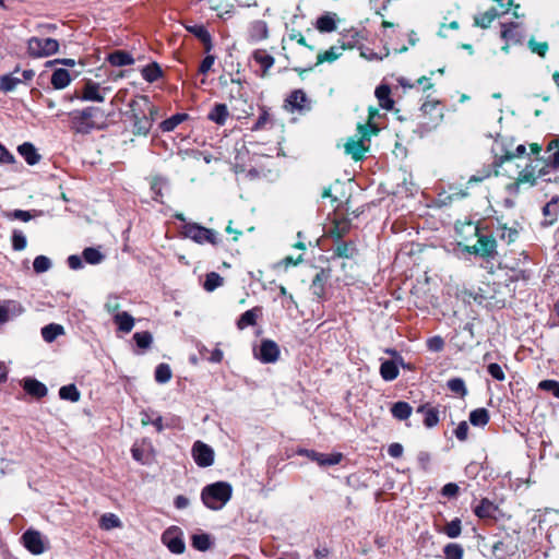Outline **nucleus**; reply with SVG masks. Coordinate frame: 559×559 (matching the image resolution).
<instances>
[{
	"mask_svg": "<svg viewBox=\"0 0 559 559\" xmlns=\"http://www.w3.org/2000/svg\"><path fill=\"white\" fill-rule=\"evenodd\" d=\"M540 150L542 147H539L536 142L531 144L530 155L534 157L530 158V164H527L524 169L520 171L519 177L506 186V189L510 195L515 197L520 192L522 186H535L539 178L548 174L549 167L545 156L540 158L538 157Z\"/></svg>",
	"mask_w": 559,
	"mask_h": 559,
	"instance_id": "nucleus-1",
	"label": "nucleus"
},
{
	"mask_svg": "<svg viewBox=\"0 0 559 559\" xmlns=\"http://www.w3.org/2000/svg\"><path fill=\"white\" fill-rule=\"evenodd\" d=\"M233 487L227 481H216L205 486L201 491L202 502L206 508L218 511L230 500Z\"/></svg>",
	"mask_w": 559,
	"mask_h": 559,
	"instance_id": "nucleus-2",
	"label": "nucleus"
},
{
	"mask_svg": "<svg viewBox=\"0 0 559 559\" xmlns=\"http://www.w3.org/2000/svg\"><path fill=\"white\" fill-rule=\"evenodd\" d=\"M104 117L103 110L87 107L71 114V127L78 133L86 134L94 129H100L104 124Z\"/></svg>",
	"mask_w": 559,
	"mask_h": 559,
	"instance_id": "nucleus-3",
	"label": "nucleus"
},
{
	"mask_svg": "<svg viewBox=\"0 0 559 559\" xmlns=\"http://www.w3.org/2000/svg\"><path fill=\"white\" fill-rule=\"evenodd\" d=\"M463 227H466L475 236H478V240L474 246H467L465 250L468 253L480 255L483 258H492L496 254L497 242L491 236L479 235V228L473 223H467Z\"/></svg>",
	"mask_w": 559,
	"mask_h": 559,
	"instance_id": "nucleus-4",
	"label": "nucleus"
},
{
	"mask_svg": "<svg viewBox=\"0 0 559 559\" xmlns=\"http://www.w3.org/2000/svg\"><path fill=\"white\" fill-rule=\"evenodd\" d=\"M384 127L385 115H382L377 108L370 107L367 121L357 127L359 140H370L371 136L378 135V132Z\"/></svg>",
	"mask_w": 559,
	"mask_h": 559,
	"instance_id": "nucleus-5",
	"label": "nucleus"
},
{
	"mask_svg": "<svg viewBox=\"0 0 559 559\" xmlns=\"http://www.w3.org/2000/svg\"><path fill=\"white\" fill-rule=\"evenodd\" d=\"M59 43L53 38L31 37L27 40V53L32 58H46L57 53Z\"/></svg>",
	"mask_w": 559,
	"mask_h": 559,
	"instance_id": "nucleus-6",
	"label": "nucleus"
},
{
	"mask_svg": "<svg viewBox=\"0 0 559 559\" xmlns=\"http://www.w3.org/2000/svg\"><path fill=\"white\" fill-rule=\"evenodd\" d=\"M181 233L185 237L193 240L199 245L217 243V234L213 229L203 227L197 223H185Z\"/></svg>",
	"mask_w": 559,
	"mask_h": 559,
	"instance_id": "nucleus-7",
	"label": "nucleus"
},
{
	"mask_svg": "<svg viewBox=\"0 0 559 559\" xmlns=\"http://www.w3.org/2000/svg\"><path fill=\"white\" fill-rule=\"evenodd\" d=\"M24 547L33 555H40L49 548L48 539L33 528L25 531L21 537Z\"/></svg>",
	"mask_w": 559,
	"mask_h": 559,
	"instance_id": "nucleus-8",
	"label": "nucleus"
},
{
	"mask_svg": "<svg viewBox=\"0 0 559 559\" xmlns=\"http://www.w3.org/2000/svg\"><path fill=\"white\" fill-rule=\"evenodd\" d=\"M285 108L289 112L305 114L310 111L311 100L302 90H295L285 99Z\"/></svg>",
	"mask_w": 559,
	"mask_h": 559,
	"instance_id": "nucleus-9",
	"label": "nucleus"
},
{
	"mask_svg": "<svg viewBox=\"0 0 559 559\" xmlns=\"http://www.w3.org/2000/svg\"><path fill=\"white\" fill-rule=\"evenodd\" d=\"M110 91L111 88L109 86H100L99 83L87 80L79 98L83 102L103 103L106 94Z\"/></svg>",
	"mask_w": 559,
	"mask_h": 559,
	"instance_id": "nucleus-10",
	"label": "nucleus"
},
{
	"mask_svg": "<svg viewBox=\"0 0 559 559\" xmlns=\"http://www.w3.org/2000/svg\"><path fill=\"white\" fill-rule=\"evenodd\" d=\"M192 457L200 467H209L214 463L213 449L202 441H195L192 445Z\"/></svg>",
	"mask_w": 559,
	"mask_h": 559,
	"instance_id": "nucleus-11",
	"label": "nucleus"
},
{
	"mask_svg": "<svg viewBox=\"0 0 559 559\" xmlns=\"http://www.w3.org/2000/svg\"><path fill=\"white\" fill-rule=\"evenodd\" d=\"M254 356L263 364H273L280 357V347L274 341L263 340Z\"/></svg>",
	"mask_w": 559,
	"mask_h": 559,
	"instance_id": "nucleus-12",
	"label": "nucleus"
},
{
	"mask_svg": "<svg viewBox=\"0 0 559 559\" xmlns=\"http://www.w3.org/2000/svg\"><path fill=\"white\" fill-rule=\"evenodd\" d=\"M299 455L307 456L311 461L317 462L320 466H332L338 464L343 455L342 453L324 454L314 450L300 449L297 452Z\"/></svg>",
	"mask_w": 559,
	"mask_h": 559,
	"instance_id": "nucleus-13",
	"label": "nucleus"
},
{
	"mask_svg": "<svg viewBox=\"0 0 559 559\" xmlns=\"http://www.w3.org/2000/svg\"><path fill=\"white\" fill-rule=\"evenodd\" d=\"M24 312L23 306L15 300L0 302V326Z\"/></svg>",
	"mask_w": 559,
	"mask_h": 559,
	"instance_id": "nucleus-14",
	"label": "nucleus"
},
{
	"mask_svg": "<svg viewBox=\"0 0 559 559\" xmlns=\"http://www.w3.org/2000/svg\"><path fill=\"white\" fill-rule=\"evenodd\" d=\"M162 542L173 554H182L185 551V543L177 530H167L162 535Z\"/></svg>",
	"mask_w": 559,
	"mask_h": 559,
	"instance_id": "nucleus-15",
	"label": "nucleus"
},
{
	"mask_svg": "<svg viewBox=\"0 0 559 559\" xmlns=\"http://www.w3.org/2000/svg\"><path fill=\"white\" fill-rule=\"evenodd\" d=\"M420 110L424 116H429L431 118L433 127L440 123L443 119V109L438 100H426L421 105Z\"/></svg>",
	"mask_w": 559,
	"mask_h": 559,
	"instance_id": "nucleus-16",
	"label": "nucleus"
},
{
	"mask_svg": "<svg viewBox=\"0 0 559 559\" xmlns=\"http://www.w3.org/2000/svg\"><path fill=\"white\" fill-rule=\"evenodd\" d=\"M350 227L352 224L349 219L345 217L335 218L328 230V236L335 240H341L345 235L349 233Z\"/></svg>",
	"mask_w": 559,
	"mask_h": 559,
	"instance_id": "nucleus-17",
	"label": "nucleus"
},
{
	"mask_svg": "<svg viewBox=\"0 0 559 559\" xmlns=\"http://www.w3.org/2000/svg\"><path fill=\"white\" fill-rule=\"evenodd\" d=\"M269 36V27L264 21H254L250 24L248 38L251 43H259Z\"/></svg>",
	"mask_w": 559,
	"mask_h": 559,
	"instance_id": "nucleus-18",
	"label": "nucleus"
},
{
	"mask_svg": "<svg viewBox=\"0 0 559 559\" xmlns=\"http://www.w3.org/2000/svg\"><path fill=\"white\" fill-rule=\"evenodd\" d=\"M262 316V308L254 307L250 310L245 311L239 319L237 320V328L239 330H245L248 326H253L257 323V320Z\"/></svg>",
	"mask_w": 559,
	"mask_h": 559,
	"instance_id": "nucleus-19",
	"label": "nucleus"
},
{
	"mask_svg": "<svg viewBox=\"0 0 559 559\" xmlns=\"http://www.w3.org/2000/svg\"><path fill=\"white\" fill-rule=\"evenodd\" d=\"M340 146L346 155H349L355 160L361 159L368 151L365 142H343Z\"/></svg>",
	"mask_w": 559,
	"mask_h": 559,
	"instance_id": "nucleus-20",
	"label": "nucleus"
},
{
	"mask_svg": "<svg viewBox=\"0 0 559 559\" xmlns=\"http://www.w3.org/2000/svg\"><path fill=\"white\" fill-rule=\"evenodd\" d=\"M374 95L378 99L379 106L382 109L391 110L393 108L394 100L391 98V88L389 85H379L374 91Z\"/></svg>",
	"mask_w": 559,
	"mask_h": 559,
	"instance_id": "nucleus-21",
	"label": "nucleus"
},
{
	"mask_svg": "<svg viewBox=\"0 0 559 559\" xmlns=\"http://www.w3.org/2000/svg\"><path fill=\"white\" fill-rule=\"evenodd\" d=\"M497 510L498 507L493 502L484 498L480 500L479 504L475 507L474 513L479 519H493Z\"/></svg>",
	"mask_w": 559,
	"mask_h": 559,
	"instance_id": "nucleus-22",
	"label": "nucleus"
},
{
	"mask_svg": "<svg viewBox=\"0 0 559 559\" xmlns=\"http://www.w3.org/2000/svg\"><path fill=\"white\" fill-rule=\"evenodd\" d=\"M559 214V197H554L543 207V215L545 217L546 225H552Z\"/></svg>",
	"mask_w": 559,
	"mask_h": 559,
	"instance_id": "nucleus-23",
	"label": "nucleus"
},
{
	"mask_svg": "<svg viewBox=\"0 0 559 559\" xmlns=\"http://www.w3.org/2000/svg\"><path fill=\"white\" fill-rule=\"evenodd\" d=\"M333 253L338 258L352 259L356 255L357 249L353 241L345 242L337 240L333 248Z\"/></svg>",
	"mask_w": 559,
	"mask_h": 559,
	"instance_id": "nucleus-24",
	"label": "nucleus"
},
{
	"mask_svg": "<svg viewBox=\"0 0 559 559\" xmlns=\"http://www.w3.org/2000/svg\"><path fill=\"white\" fill-rule=\"evenodd\" d=\"M72 81V78L68 70L59 68L52 72L50 82L53 88L62 90L67 87Z\"/></svg>",
	"mask_w": 559,
	"mask_h": 559,
	"instance_id": "nucleus-25",
	"label": "nucleus"
},
{
	"mask_svg": "<svg viewBox=\"0 0 559 559\" xmlns=\"http://www.w3.org/2000/svg\"><path fill=\"white\" fill-rule=\"evenodd\" d=\"M187 31L191 34H193L197 38H199L205 47V51L209 52L212 49V37L207 29L201 25L195 24L191 26H187Z\"/></svg>",
	"mask_w": 559,
	"mask_h": 559,
	"instance_id": "nucleus-26",
	"label": "nucleus"
},
{
	"mask_svg": "<svg viewBox=\"0 0 559 559\" xmlns=\"http://www.w3.org/2000/svg\"><path fill=\"white\" fill-rule=\"evenodd\" d=\"M345 49V45L330 47L326 51L318 53L316 64H321L324 62H334L342 56Z\"/></svg>",
	"mask_w": 559,
	"mask_h": 559,
	"instance_id": "nucleus-27",
	"label": "nucleus"
},
{
	"mask_svg": "<svg viewBox=\"0 0 559 559\" xmlns=\"http://www.w3.org/2000/svg\"><path fill=\"white\" fill-rule=\"evenodd\" d=\"M19 73L20 70L16 68L12 73L2 75L0 78V88L3 92H12L15 90V87L22 83V79L17 75Z\"/></svg>",
	"mask_w": 559,
	"mask_h": 559,
	"instance_id": "nucleus-28",
	"label": "nucleus"
},
{
	"mask_svg": "<svg viewBox=\"0 0 559 559\" xmlns=\"http://www.w3.org/2000/svg\"><path fill=\"white\" fill-rule=\"evenodd\" d=\"M252 58L258 64H260L262 69V76H264L267 70L274 64V58L263 49H257L252 53Z\"/></svg>",
	"mask_w": 559,
	"mask_h": 559,
	"instance_id": "nucleus-29",
	"label": "nucleus"
},
{
	"mask_svg": "<svg viewBox=\"0 0 559 559\" xmlns=\"http://www.w3.org/2000/svg\"><path fill=\"white\" fill-rule=\"evenodd\" d=\"M418 413L424 414V425L427 428H432L439 423V411L428 405H421L417 408Z\"/></svg>",
	"mask_w": 559,
	"mask_h": 559,
	"instance_id": "nucleus-30",
	"label": "nucleus"
},
{
	"mask_svg": "<svg viewBox=\"0 0 559 559\" xmlns=\"http://www.w3.org/2000/svg\"><path fill=\"white\" fill-rule=\"evenodd\" d=\"M399 367L394 360H384L380 366V376L384 381H393L399 377Z\"/></svg>",
	"mask_w": 559,
	"mask_h": 559,
	"instance_id": "nucleus-31",
	"label": "nucleus"
},
{
	"mask_svg": "<svg viewBox=\"0 0 559 559\" xmlns=\"http://www.w3.org/2000/svg\"><path fill=\"white\" fill-rule=\"evenodd\" d=\"M107 60L115 67L130 66L134 62L133 57L129 52L122 50L109 53Z\"/></svg>",
	"mask_w": 559,
	"mask_h": 559,
	"instance_id": "nucleus-32",
	"label": "nucleus"
},
{
	"mask_svg": "<svg viewBox=\"0 0 559 559\" xmlns=\"http://www.w3.org/2000/svg\"><path fill=\"white\" fill-rule=\"evenodd\" d=\"M114 322L117 324L118 326V330L123 332V333H129L132 331L133 326H134V319L133 317L123 311L121 313H117V316H115L112 318Z\"/></svg>",
	"mask_w": 559,
	"mask_h": 559,
	"instance_id": "nucleus-33",
	"label": "nucleus"
},
{
	"mask_svg": "<svg viewBox=\"0 0 559 559\" xmlns=\"http://www.w3.org/2000/svg\"><path fill=\"white\" fill-rule=\"evenodd\" d=\"M19 153L25 158L29 165H35L39 162L40 155L29 142H24L17 147Z\"/></svg>",
	"mask_w": 559,
	"mask_h": 559,
	"instance_id": "nucleus-34",
	"label": "nucleus"
},
{
	"mask_svg": "<svg viewBox=\"0 0 559 559\" xmlns=\"http://www.w3.org/2000/svg\"><path fill=\"white\" fill-rule=\"evenodd\" d=\"M191 545L199 551H206L212 548L213 539L211 535L205 533L194 534L191 537Z\"/></svg>",
	"mask_w": 559,
	"mask_h": 559,
	"instance_id": "nucleus-35",
	"label": "nucleus"
},
{
	"mask_svg": "<svg viewBox=\"0 0 559 559\" xmlns=\"http://www.w3.org/2000/svg\"><path fill=\"white\" fill-rule=\"evenodd\" d=\"M228 109L225 104H215L209 112V119L217 124H224L228 118Z\"/></svg>",
	"mask_w": 559,
	"mask_h": 559,
	"instance_id": "nucleus-36",
	"label": "nucleus"
},
{
	"mask_svg": "<svg viewBox=\"0 0 559 559\" xmlns=\"http://www.w3.org/2000/svg\"><path fill=\"white\" fill-rule=\"evenodd\" d=\"M413 408L406 402H396L391 407V414L399 420H406L412 415Z\"/></svg>",
	"mask_w": 559,
	"mask_h": 559,
	"instance_id": "nucleus-37",
	"label": "nucleus"
},
{
	"mask_svg": "<svg viewBox=\"0 0 559 559\" xmlns=\"http://www.w3.org/2000/svg\"><path fill=\"white\" fill-rule=\"evenodd\" d=\"M499 15L500 13L492 8L484 13L476 15L474 19V23L476 26L487 28Z\"/></svg>",
	"mask_w": 559,
	"mask_h": 559,
	"instance_id": "nucleus-38",
	"label": "nucleus"
},
{
	"mask_svg": "<svg viewBox=\"0 0 559 559\" xmlns=\"http://www.w3.org/2000/svg\"><path fill=\"white\" fill-rule=\"evenodd\" d=\"M497 236L506 241L507 243L513 242L519 235V231L516 228L513 227H507L504 224L498 222V225L496 227Z\"/></svg>",
	"mask_w": 559,
	"mask_h": 559,
	"instance_id": "nucleus-39",
	"label": "nucleus"
},
{
	"mask_svg": "<svg viewBox=\"0 0 559 559\" xmlns=\"http://www.w3.org/2000/svg\"><path fill=\"white\" fill-rule=\"evenodd\" d=\"M335 15L334 14H324L318 17L316 22V27L321 33H331L335 31L336 23H335Z\"/></svg>",
	"mask_w": 559,
	"mask_h": 559,
	"instance_id": "nucleus-40",
	"label": "nucleus"
},
{
	"mask_svg": "<svg viewBox=\"0 0 559 559\" xmlns=\"http://www.w3.org/2000/svg\"><path fill=\"white\" fill-rule=\"evenodd\" d=\"M99 526L102 530L109 531L122 527V522L114 513H105L99 519Z\"/></svg>",
	"mask_w": 559,
	"mask_h": 559,
	"instance_id": "nucleus-41",
	"label": "nucleus"
},
{
	"mask_svg": "<svg viewBox=\"0 0 559 559\" xmlns=\"http://www.w3.org/2000/svg\"><path fill=\"white\" fill-rule=\"evenodd\" d=\"M141 74L146 82L153 83L162 76L163 72L160 67L156 62H153L144 67Z\"/></svg>",
	"mask_w": 559,
	"mask_h": 559,
	"instance_id": "nucleus-42",
	"label": "nucleus"
},
{
	"mask_svg": "<svg viewBox=\"0 0 559 559\" xmlns=\"http://www.w3.org/2000/svg\"><path fill=\"white\" fill-rule=\"evenodd\" d=\"M24 389L28 394L34 395L36 397H43L47 394V388L45 386V384L34 379L26 380Z\"/></svg>",
	"mask_w": 559,
	"mask_h": 559,
	"instance_id": "nucleus-43",
	"label": "nucleus"
},
{
	"mask_svg": "<svg viewBox=\"0 0 559 559\" xmlns=\"http://www.w3.org/2000/svg\"><path fill=\"white\" fill-rule=\"evenodd\" d=\"M61 334H63V328L59 324L50 323L41 329V336L48 343L53 342Z\"/></svg>",
	"mask_w": 559,
	"mask_h": 559,
	"instance_id": "nucleus-44",
	"label": "nucleus"
},
{
	"mask_svg": "<svg viewBox=\"0 0 559 559\" xmlns=\"http://www.w3.org/2000/svg\"><path fill=\"white\" fill-rule=\"evenodd\" d=\"M469 421L474 426L484 427L489 421V413L486 408H477L471 412Z\"/></svg>",
	"mask_w": 559,
	"mask_h": 559,
	"instance_id": "nucleus-45",
	"label": "nucleus"
},
{
	"mask_svg": "<svg viewBox=\"0 0 559 559\" xmlns=\"http://www.w3.org/2000/svg\"><path fill=\"white\" fill-rule=\"evenodd\" d=\"M132 457L140 462L141 464H147L150 462V447H145L144 444H133L131 449Z\"/></svg>",
	"mask_w": 559,
	"mask_h": 559,
	"instance_id": "nucleus-46",
	"label": "nucleus"
},
{
	"mask_svg": "<svg viewBox=\"0 0 559 559\" xmlns=\"http://www.w3.org/2000/svg\"><path fill=\"white\" fill-rule=\"evenodd\" d=\"M223 283H224V280L218 273L211 272V273L206 274L203 287L206 292H213L216 288L221 287L223 285Z\"/></svg>",
	"mask_w": 559,
	"mask_h": 559,
	"instance_id": "nucleus-47",
	"label": "nucleus"
},
{
	"mask_svg": "<svg viewBox=\"0 0 559 559\" xmlns=\"http://www.w3.org/2000/svg\"><path fill=\"white\" fill-rule=\"evenodd\" d=\"M444 559H463L464 549L460 544L450 543L443 548Z\"/></svg>",
	"mask_w": 559,
	"mask_h": 559,
	"instance_id": "nucleus-48",
	"label": "nucleus"
},
{
	"mask_svg": "<svg viewBox=\"0 0 559 559\" xmlns=\"http://www.w3.org/2000/svg\"><path fill=\"white\" fill-rule=\"evenodd\" d=\"M462 532V522L460 519H454L451 522L447 523L442 528V533L445 534L449 538H456L461 535Z\"/></svg>",
	"mask_w": 559,
	"mask_h": 559,
	"instance_id": "nucleus-49",
	"label": "nucleus"
},
{
	"mask_svg": "<svg viewBox=\"0 0 559 559\" xmlns=\"http://www.w3.org/2000/svg\"><path fill=\"white\" fill-rule=\"evenodd\" d=\"M59 396L62 400L78 402L80 399V392L74 384L63 385L59 390Z\"/></svg>",
	"mask_w": 559,
	"mask_h": 559,
	"instance_id": "nucleus-50",
	"label": "nucleus"
},
{
	"mask_svg": "<svg viewBox=\"0 0 559 559\" xmlns=\"http://www.w3.org/2000/svg\"><path fill=\"white\" fill-rule=\"evenodd\" d=\"M188 118L187 114H176L160 123L163 131H173L178 124Z\"/></svg>",
	"mask_w": 559,
	"mask_h": 559,
	"instance_id": "nucleus-51",
	"label": "nucleus"
},
{
	"mask_svg": "<svg viewBox=\"0 0 559 559\" xmlns=\"http://www.w3.org/2000/svg\"><path fill=\"white\" fill-rule=\"evenodd\" d=\"M559 142H549L545 157L548 163V167H558L559 166V148L556 152L552 150L558 147Z\"/></svg>",
	"mask_w": 559,
	"mask_h": 559,
	"instance_id": "nucleus-52",
	"label": "nucleus"
},
{
	"mask_svg": "<svg viewBox=\"0 0 559 559\" xmlns=\"http://www.w3.org/2000/svg\"><path fill=\"white\" fill-rule=\"evenodd\" d=\"M133 340L139 348L147 349L152 345L153 336L147 331L136 332L133 334Z\"/></svg>",
	"mask_w": 559,
	"mask_h": 559,
	"instance_id": "nucleus-53",
	"label": "nucleus"
},
{
	"mask_svg": "<svg viewBox=\"0 0 559 559\" xmlns=\"http://www.w3.org/2000/svg\"><path fill=\"white\" fill-rule=\"evenodd\" d=\"M84 260L90 264H98L104 260V254L95 248H86L83 251Z\"/></svg>",
	"mask_w": 559,
	"mask_h": 559,
	"instance_id": "nucleus-54",
	"label": "nucleus"
},
{
	"mask_svg": "<svg viewBox=\"0 0 559 559\" xmlns=\"http://www.w3.org/2000/svg\"><path fill=\"white\" fill-rule=\"evenodd\" d=\"M171 378V370L167 364H159L155 369V380L158 383H166Z\"/></svg>",
	"mask_w": 559,
	"mask_h": 559,
	"instance_id": "nucleus-55",
	"label": "nucleus"
},
{
	"mask_svg": "<svg viewBox=\"0 0 559 559\" xmlns=\"http://www.w3.org/2000/svg\"><path fill=\"white\" fill-rule=\"evenodd\" d=\"M448 388L453 392L464 397L467 394V390L463 379L453 378L448 381Z\"/></svg>",
	"mask_w": 559,
	"mask_h": 559,
	"instance_id": "nucleus-56",
	"label": "nucleus"
},
{
	"mask_svg": "<svg viewBox=\"0 0 559 559\" xmlns=\"http://www.w3.org/2000/svg\"><path fill=\"white\" fill-rule=\"evenodd\" d=\"M33 267L36 273L47 272L51 267V261L45 255H37L34 259Z\"/></svg>",
	"mask_w": 559,
	"mask_h": 559,
	"instance_id": "nucleus-57",
	"label": "nucleus"
},
{
	"mask_svg": "<svg viewBox=\"0 0 559 559\" xmlns=\"http://www.w3.org/2000/svg\"><path fill=\"white\" fill-rule=\"evenodd\" d=\"M518 24L510 23L509 25L503 24L502 31H501V37L506 40V43H516L519 41V38L513 32V28L516 27Z\"/></svg>",
	"mask_w": 559,
	"mask_h": 559,
	"instance_id": "nucleus-58",
	"label": "nucleus"
},
{
	"mask_svg": "<svg viewBox=\"0 0 559 559\" xmlns=\"http://www.w3.org/2000/svg\"><path fill=\"white\" fill-rule=\"evenodd\" d=\"M12 247L16 251H21L26 247V237L20 230H14L12 234Z\"/></svg>",
	"mask_w": 559,
	"mask_h": 559,
	"instance_id": "nucleus-59",
	"label": "nucleus"
},
{
	"mask_svg": "<svg viewBox=\"0 0 559 559\" xmlns=\"http://www.w3.org/2000/svg\"><path fill=\"white\" fill-rule=\"evenodd\" d=\"M539 389L550 392L555 397L559 399V382L555 380H544L538 384Z\"/></svg>",
	"mask_w": 559,
	"mask_h": 559,
	"instance_id": "nucleus-60",
	"label": "nucleus"
},
{
	"mask_svg": "<svg viewBox=\"0 0 559 559\" xmlns=\"http://www.w3.org/2000/svg\"><path fill=\"white\" fill-rule=\"evenodd\" d=\"M528 47L532 50V52L537 53L540 57H545L548 51L547 43H538L534 38H531L528 40Z\"/></svg>",
	"mask_w": 559,
	"mask_h": 559,
	"instance_id": "nucleus-61",
	"label": "nucleus"
},
{
	"mask_svg": "<svg viewBox=\"0 0 559 559\" xmlns=\"http://www.w3.org/2000/svg\"><path fill=\"white\" fill-rule=\"evenodd\" d=\"M5 216L10 219H19L22 222H28L34 217V215L29 211L24 210H14L12 212H8Z\"/></svg>",
	"mask_w": 559,
	"mask_h": 559,
	"instance_id": "nucleus-62",
	"label": "nucleus"
},
{
	"mask_svg": "<svg viewBox=\"0 0 559 559\" xmlns=\"http://www.w3.org/2000/svg\"><path fill=\"white\" fill-rule=\"evenodd\" d=\"M105 308L112 316H117V313H121L120 302L117 297H109L105 304Z\"/></svg>",
	"mask_w": 559,
	"mask_h": 559,
	"instance_id": "nucleus-63",
	"label": "nucleus"
},
{
	"mask_svg": "<svg viewBox=\"0 0 559 559\" xmlns=\"http://www.w3.org/2000/svg\"><path fill=\"white\" fill-rule=\"evenodd\" d=\"M491 176V169L485 167L468 178V183H479Z\"/></svg>",
	"mask_w": 559,
	"mask_h": 559,
	"instance_id": "nucleus-64",
	"label": "nucleus"
}]
</instances>
